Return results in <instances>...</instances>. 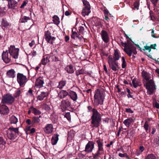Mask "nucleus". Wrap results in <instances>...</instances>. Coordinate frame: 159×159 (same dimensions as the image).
I'll use <instances>...</instances> for the list:
<instances>
[{"label": "nucleus", "mask_w": 159, "mask_h": 159, "mask_svg": "<svg viewBox=\"0 0 159 159\" xmlns=\"http://www.w3.org/2000/svg\"><path fill=\"white\" fill-rule=\"evenodd\" d=\"M142 76L144 79V86L147 89V93L149 95L152 94L154 92L155 89L154 83L151 79V75L145 71L142 72Z\"/></svg>", "instance_id": "f257e3e1"}, {"label": "nucleus", "mask_w": 159, "mask_h": 159, "mask_svg": "<svg viewBox=\"0 0 159 159\" xmlns=\"http://www.w3.org/2000/svg\"><path fill=\"white\" fill-rule=\"evenodd\" d=\"M121 45L124 47V50L129 57H131L132 54L136 55L137 54L136 48L134 45L130 42L121 43Z\"/></svg>", "instance_id": "f03ea898"}, {"label": "nucleus", "mask_w": 159, "mask_h": 159, "mask_svg": "<svg viewBox=\"0 0 159 159\" xmlns=\"http://www.w3.org/2000/svg\"><path fill=\"white\" fill-rule=\"evenodd\" d=\"M94 103L97 106L99 104L102 105L104 98V93L100 91L98 89L95 91L94 95Z\"/></svg>", "instance_id": "7ed1b4c3"}, {"label": "nucleus", "mask_w": 159, "mask_h": 159, "mask_svg": "<svg viewBox=\"0 0 159 159\" xmlns=\"http://www.w3.org/2000/svg\"><path fill=\"white\" fill-rule=\"evenodd\" d=\"M7 133L8 138L11 140H14L18 135V128H15L11 126L7 130Z\"/></svg>", "instance_id": "20e7f679"}, {"label": "nucleus", "mask_w": 159, "mask_h": 159, "mask_svg": "<svg viewBox=\"0 0 159 159\" xmlns=\"http://www.w3.org/2000/svg\"><path fill=\"white\" fill-rule=\"evenodd\" d=\"M98 148L96 153L93 156V157L95 159H98L100 156L104 153V150L103 149V140H101L98 139L96 141Z\"/></svg>", "instance_id": "39448f33"}, {"label": "nucleus", "mask_w": 159, "mask_h": 159, "mask_svg": "<svg viewBox=\"0 0 159 159\" xmlns=\"http://www.w3.org/2000/svg\"><path fill=\"white\" fill-rule=\"evenodd\" d=\"M17 81L20 86L23 87L27 81L26 76L20 73H18L17 75Z\"/></svg>", "instance_id": "423d86ee"}, {"label": "nucleus", "mask_w": 159, "mask_h": 159, "mask_svg": "<svg viewBox=\"0 0 159 159\" xmlns=\"http://www.w3.org/2000/svg\"><path fill=\"white\" fill-rule=\"evenodd\" d=\"M84 7L83 8L82 14L83 16H85L86 15H88L90 12V6L89 2L85 0H83Z\"/></svg>", "instance_id": "0eeeda50"}, {"label": "nucleus", "mask_w": 159, "mask_h": 159, "mask_svg": "<svg viewBox=\"0 0 159 159\" xmlns=\"http://www.w3.org/2000/svg\"><path fill=\"white\" fill-rule=\"evenodd\" d=\"M15 98L11 94H7L4 95L2 99V103L8 104H12L14 101Z\"/></svg>", "instance_id": "6e6552de"}, {"label": "nucleus", "mask_w": 159, "mask_h": 159, "mask_svg": "<svg viewBox=\"0 0 159 159\" xmlns=\"http://www.w3.org/2000/svg\"><path fill=\"white\" fill-rule=\"evenodd\" d=\"M19 49L16 48L14 45H11L9 48V52L12 57L15 58H17L18 57Z\"/></svg>", "instance_id": "1a4fd4ad"}, {"label": "nucleus", "mask_w": 159, "mask_h": 159, "mask_svg": "<svg viewBox=\"0 0 159 159\" xmlns=\"http://www.w3.org/2000/svg\"><path fill=\"white\" fill-rule=\"evenodd\" d=\"M108 63L110 67L113 71H116L118 69V63L113 61L111 56L108 58Z\"/></svg>", "instance_id": "9d476101"}, {"label": "nucleus", "mask_w": 159, "mask_h": 159, "mask_svg": "<svg viewBox=\"0 0 159 159\" xmlns=\"http://www.w3.org/2000/svg\"><path fill=\"white\" fill-rule=\"evenodd\" d=\"M11 55L9 54L8 51L3 52L2 54V58L4 61L6 63H8L11 60Z\"/></svg>", "instance_id": "9b49d317"}, {"label": "nucleus", "mask_w": 159, "mask_h": 159, "mask_svg": "<svg viewBox=\"0 0 159 159\" xmlns=\"http://www.w3.org/2000/svg\"><path fill=\"white\" fill-rule=\"evenodd\" d=\"M101 38L102 40L105 43H107L109 41V38L108 34L107 32L102 30L100 33Z\"/></svg>", "instance_id": "f8f14e48"}, {"label": "nucleus", "mask_w": 159, "mask_h": 159, "mask_svg": "<svg viewBox=\"0 0 159 159\" xmlns=\"http://www.w3.org/2000/svg\"><path fill=\"white\" fill-rule=\"evenodd\" d=\"M94 143L93 141H89L86 145L84 151L87 152H91L94 148Z\"/></svg>", "instance_id": "ddd939ff"}, {"label": "nucleus", "mask_w": 159, "mask_h": 159, "mask_svg": "<svg viewBox=\"0 0 159 159\" xmlns=\"http://www.w3.org/2000/svg\"><path fill=\"white\" fill-rule=\"evenodd\" d=\"M45 38L46 40L48 43L52 44L53 43V41L56 39L55 37H51V33L48 30L45 32Z\"/></svg>", "instance_id": "4468645a"}, {"label": "nucleus", "mask_w": 159, "mask_h": 159, "mask_svg": "<svg viewBox=\"0 0 159 159\" xmlns=\"http://www.w3.org/2000/svg\"><path fill=\"white\" fill-rule=\"evenodd\" d=\"M53 129V126L52 124H48L43 128V130L45 133L49 134L52 132Z\"/></svg>", "instance_id": "2eb2a0df"}, {"label": "nucleus", "mask_w": 159, "mask_h": 159, "mask_svg": "<svg viewBox=\"0 0 159 159\" xmlns=\"http://www.w3.org/2000/svg\"><path fill=\"white\" fill-rule=\"evenodd\" d=\"M93 114L91 116V119H95L101 120V114L95 109L92 110Z\"/></svg>", "instance_id": "dca6fc26"}, {"label": "nucleus", "mask_w": 159, "mask_h": 159, "mask_svg": "<svg viewBox=\"0 0 159 159\" xmlns=\"http://www.w3.org/2000/svg\"><path fill=\"white\" fill-rule=\"evenodd\" d=\"M110 56L111 57L112 60L113 61H116L118 60L120 57V53L117 50H114V52L113 54V56L110 55L108 57Z\"/></svg>", "instance_id": "f3484780"}, {"label": "nucleus", "mask_w": 159, "mask_h": 159, "mask_svg": "<svg viewBox=\"0 0 159 159\" xmlns=\"http://www.w3.org/2000/svg\"><path fill=\"white\" fill-rule=\"evenodd\" d=\"M44 83V80L42 78L39 77L37 79L35 83V87L40 88L43 86Z\"/></svg>", "instance_id": "a211bd4d"}, {"label": "nucleus", "mask_w": 159, "mask_h": 159, "mask_svg": "<svg viewBox=\"0 0 159 159\" xmlns=\"http://www.w3.org/2000/svg\"><path fill=\"white\" fill-rule=\"evenodd\" d=\"M68 95L70 98L74 102H76L78 99L77 94L75 92L71 90L69 91Z\"/></svg>", "instance_id": "6ab92c4d"}, {"label": "nucleus", "mask_w": 159, "mask_h": 159, "mask_svg": "<svg viewBox=\"0 0 159 159\" xmlns=\"http://www.w3.org/2000/svg\"><path fill=\"white\" fill-rule=\"evenodd\" d=\"M9 110L8 107L5 105L0 106V112L3 114H7L9 113Z\"/></svg>", "instance_id": "aec40b11"}, {"label": "nucleus", "mask_w": 159, "mask_h": 159, "mask_svg": "<svg viewBox=\"0 0 159 159\" xmlns=\"http://www.w3.org/2000/svg\"><path fill=\"white\" fill-rule=\"evenodd\" d=\"M49 93L48 91L42 92L41 94L39 95L37 97V100L42 101L44 99V98L48 95Z\"/></svg>", "instance_id": "412c9836"}, {"label": "nucleus", "mask_w": 159, "mask_h": 159, "mask_svg": "<svg viewBox=\"0 0 159 159\" xmlns=\"http://www.w3.org/2000/svg\"><path fill=\"white\" fill-rule=\"evenodd\" d=\"M71 105V101L70 99H67L63 100L61 102V106L63 108H66L70 107Z\"/></svg>", "instance_id": "4be33fe9"}, {"label": "nucleus", "mask_w": 159, "mask_h": 159, "mask_svg": "<svg viewBox=\"0 0 159 159\" xmlns=\"http://www.w3.org/2000/svg\"><path fill=\"white\" fill-rule=\"evenodd\" d=\"M132 83L134 88H136L138 86L141 85L140 80L139 79L134 78L132 81Z\"/></svg>", "instance_id": "5701e85b"}, {"label": "nucleus", "mask_w": 159, "mask_h": 159, "mask_svg": "<svg viewBox=\"0 0 159 159\" xmlns=\"http://www.w3.org/2000/svg\"><path fill=\"white\" fill-rule=\"evenodd\" d=\"M91 119L92 120L91 121L92 127H98L100 125L101 120L95 119Z\"/></svg>", "instance_id": "b1692460"}, {"label": "nucleus", "mask_w": 159, "mask_h": 159, "mask_svg": "<svg viewBox=\"0 0 159 159\" xmlns=\"http://www.w3.org/2000/svg\"><path fill=\"white\" fill-rule=\"evenodd\" d=\"M50 56L49 55H45L43 57L41 63L44 65H46L47 63L49 61V58Z\"/></svg>", "instance_id": "393cba45"}, {"label": "nucleus", "mask_w": 159, "mask_h": 159, "mask_svg": "<svg viewBox=\"0 0 159 159\" xmlns=\"http://www.w3.org/2000/svg\"><path fill=\"white\" fill-rule=\"evenodd\" d=\"M72 38L75 39V38H77L80 41L81 40L83 39V37L82 36H80V34L75 31H73L72 30V34L71 35Z\"/></svg>", "instance_id": "a878e982"}, {"label": "nucleus", "mask_w": 159, "mask_h": 159, "mask_svg": "<svg viewBox=\"0 0 159 159\" xmlns=\"http://www.w3.org/2000/svg\"><path fill=\"white\" fill-rule=\"evenodd\" d=\"M69 92H68L66 90H62L58 94V96L61 98H63L66 96L68 95Z\"/></svg>", "instance_id": "bb28decb"}, {"label": "nucleus", "mask_w": 159, "mask_h": 159, "mask_svg": "<svg viewBox=\"0 0 159 159\" xmlns=\"http://www.w3.org/2000/svg\"><path fill=\"white\" fill-rule=\"evenodd\" d=\"M59 135L57 134H54L52 137L51 140L52 143L55 145L57 143L58 140Z\"/></svg>", "instance_id": "cd10ccee"}, {"label": "nucleus", "mask_w": 159, "mask_h": 159, "mask_svg": "<svg viewBox=\"0 0 159 159\" xmlns=\"http://www.w3.org/2000/svg\"><path fill=\"white\" fill-rule=\"evenodd\" d=\"M133 122V119L131 118H129L125 120L124 121L123 123L126 127H129L130 125Z\"/></svg>", "instance_id": "c85d7f7f"}, {"label": "nucleus", "mask_w": 159, "mask_h": 159, "mask_svg": "<svg viewBox=\"0 0 159 159\" xmlns=\"http://www.w3.org/2000/svg\"><path fill=\"white\" fill-rule=\"evenodd\" d=\"M104 19L107 22H109L110 20V17H111V14L107 10L105 9L104 11Z\"/></svg>", "instance_id": "c756f323"}, {"label": "nucleus", "mask_w": 159, "mask_h": 159, "mask_svg": "<svg viewBox=\"0 0 159 159\" xmlns=\"http://www.w3.org/2000/svg\"><path fill=\"white\" fill-rule=\"evenodd\" d=\"M15 71L13 69H11L7 72V75L9 78H13L15 76Z\"/></svg>", "instance_id": "7c9ffc66"}, {"label": "nucleus", "mask_w": 159, "mask_h": 159, "mask_svg": "<svg viewBox=\"0 0 159 159\" xmlns=\"http://www.w3.org/2000/svg\"><path fill=\"white\" fill-rule=\"evenodd\" d=\"M1 26L2 27L7 28L10 27V25L6 20L2 19Z\"/></svg>", "instance_id": "2f4dec72"}, {"label": "nucleus", "mask_w": 159, "mask_h": 159, "mask_svg": "<svg viewBox=\"0 0 159 159\" xmlns=\"http://www.w3.org/2000/svg\"><path fill=\"white\" fill-rule=\"evenodd\" d=\"M9 120L11 124H16L18 121L17 118L15 116H11L9 119Z\"/></svg>", "instance_id": "473e14b6"}, {"label": "nucleus", "mask_w": 159, "mask_h": 159, "mask_svg": "<svg viewBox=\"0 0 159 159\" xmlns=\"http://www.w3.org/2000/svg\"><path fill=\"white\" fill-rule=\"evenodd\" d=\"M66 70L68 73L70 74L73 73L74 71L73 67L71 65L67 66L66 68Z\"/></svg>", "instance_id": "72a5a7b5"}, {"label": "nucleus", "mask_w": 159, "mask_h": 159, "mask_svg": "<svg viewBox=\"0 0 159 159\" xmlns=\"http://www.w3.org/2000/svg\"><path fill=\"white\" fill-rule=\"evenodd\" d=\"M30 109L32 111L33 113L35 115H39L41 114V112L40 111L33 107V106L31 107Z\"/></svg>", "instance_id": "f704fd0d"}, {"label": "nucleus", "mask_w": 159, "mask_h": 159, "mask_svg": "<svg viewBox=\"0 0 159 159\" xmlns=\"http://www.w3.org/2000/svg\"><path fill=\"white\" fill-rule=\"evenodd\" d=\"M139 3L138 1H135L133 5L132 6V8L134 10H138L139 9Z\"/></svg>", "instance_id": "c9c22d12"}, {"label": "nucleus", "mask_w": 159, "mask_h": 159, "mask_svg": "<svg viewBox=\"0 0 159 159\" xmlns=\"http://www.w3.org/2000/svg\"><path fill=\"white\" fill-rule=\"evenodd\" d=\"M22 92V90H20L19 89H18L15 92L14 94V96L15 98H16L18 97L20 95Z\"/></svg>", "instance_id": "e433bc0d"}, {"label": "nucleus", "mask_w": 159, "mask_h": 159, "mask_svg": "<svg viewBox=\"0 0 159 159\" xmlns=\"http://www.w3.org/2000/svg\"><path fill=\"white\" fill-rule=\"evenodd\" d=\"M53 21L54 23L56 25H58L59 24L60 21L59 17L57 16H54L53 17Z\"/></svg>", "instance_id": "4c0bfd02"}, {"label": "nucleus", "mask_w": 159, "mask_h": 159, "mask_svg": "<svg viewBox=\"0 0 159 159\" xmlns=\"http://www.w3.org/2000/svg\"><path fill=\"white\" fill-rule=\"evenodd\" d=\"M29 20H30L29 17L26 16H23L21 17L20 19V22L21 23H25Z\"/></svg>", "instance_id": "58836bf2"}, {"label": "nucleus", "mask_w": 159, "mask_h": 159, "mask_svg": "<svg viewBox=\"0 0 159 159\" xmlns=\"http://www.w3.org/2000/svg\"><path fill=\"white\" fill-rule=\"evenodd\" d=\"M66 84V81H61L59 82L57 88L61 89L65 86Z\"/></svg>", "instance_id": "ea45409f"}, {"label": "nucleus", "mask_w": 159, "mask_h": 159, "mask_svg": "<svg viewBox=\"0 0 159 159\" xmlns=\"http://www.w3.org/2000/svg\"><path fill=\"white\" fill-rule=\"evenodd\" d=\"M52 53H51L49 56H50V57H51V58L53 61H60L58 57H56L55 56H52Z\"/></svg>", "instance_id": "a19ab883"}, {"label": "nucleus", "mask_w": 159, "mask_h": 159, "mask_svg": "<svg viewBox=\"0 0 159 159\" xmlns=\"http://www.w3.org/2000/svg\"><path fill=\"white\" fill-rule=\"evenodd\" d=\"M40 121V119L38 117L34 116L33 117L32 122L33 123H38Z\"/></svg>", "instance_id": "79ce46f5"}, {"label": "nucleus", "mask_w": 159, "mask_h": 159, "mask_svg": "<svg viewBox=\"0 0 159 159\" xmlns=\"http://www.w3.org/2000/svg\"><path fill=\"white\" fill-rule=\"evenodd\" d=\"M146 159H157V157L153 154H151L148 155Z\"/></svg>", "instance_id": "37998d69"}, {"label": "nucleus", "mask_w": 159, "mask_h": 159, "mask_svg": "<svg viewBox=\"0 0 159 159\" xmlns=\"http://www.w3.org/2000/svg\"><path fill=\"white\" fill-rule=\"evenodd\" d=\"M6 143V142L4 139L2 137H0V148L4 145Z\"/></svg>", "instance_id": "c03bdc74"}, {"label": "nucleus", "mask_w": 159, "mask_h": 159, "mask_svg": "<svg viewBox=\"0 0 159 159\" xmlns=\"http://www.w3.org/2000/svg\"><path fill=\"white\" fill-rule=\"evenodd\" d=\"M144 127L145 130L146 132L148 133V131L149 128V126L147 121H145L144 125Z\"/></svg>", "instance_id": "a18cd8bd"}, {"label": "nucleus", "mask_w": 159, "mask_h": 159, "mask_svg": "<svg viewBox=\"0 0 159 159\" xmlns=\"http://www.w3.org/2000/svg\"><path fill=\"white\" fill-rule=\"evenodd\" d=\"M122 68H125L126 65V62L125 58L124 57H122Z\"/></svg>", "instance_id": "49530a36"}, {"label": "nucleus", "mask_w": 159, "mask_h": 159, "mask_svg": "<svg viewBox=\"0 0 159 159\" xmlns=\"http://www.w3.org/2000/svg\"><path fill=\"white\" fill-rule=\"evenodd\" d=\"M84 70L82 69L78 70L76 72V75H78L80 74H84Z\"/></svg>", "instance_id": "de8ad7c7"}, {"label": "nucleus", "mask_w": 159, "mask_h": 159, "mask_svg": "<svg viewBox=\"0 0 159 159\" xmlns=\"http://www.w3.org/2000/svg\"><path fill=\"white\" fill-rule=\"evenodd\" d=\"M64 116L66 118V119H67V120L69 121H70L71 120V117H70V112H67L66 113L65 115Z\"/></svg>", "instance_id": "09e8293b"}, {"label": "nucleus", "mask_w": 159, "mask_h": 159, "mask_svg": "<svg viewBox=\"0 0 159 159\" xmlns=\"http://www.w3.org/2000/svg\"><path fill=\"white\" fill-rule=\"evenodd\" d=\"M95 24L97 26H102V24L101 23L100 20L98 19L96 20H95Z\"/></svg>", "instance_id": "8fccbe9b"}, {"label": "nucleus", "mask_w": 159, "mask_h": 159, "mask_svg": "<svg viewBox=\"0 0 159 159\" xmlns=\"http://www.w3.org/2000/svg\"><path fill=\"white\" fill-rule=\"evenodd\" d=\"M84 30V27L81 26L79 27V31L80 33L83 34Z\"/></svg>", "instance_id": "3c124183"}, {"label": "nucleus", "mask_w": 159, "mask_h": 159, "mask_svg": "<svg viewBox=\"0 0 159 159\" xmlns=\"http://www.w3.org/2000/svg\"><path fill=\"white\" fill-rule=\"evenodd\" d=\"M118 155L119 157H128V156L126 153H125L124 154L119 153L118 154Z\"/></svg>", "instance_id": "603ef678"}, {"label": "nucleus", "mask_w": 159, "mask_h": 159, "mask_svg": "<svg viewBox=\"0 0 159 159\" xmlns=\"http://www.w3.org/2000/svg\"><path fill=\"white\" fill-rule=\"evenodd\" d=\"M153 106L154 107L157 108H159V103L155 102H154L153 104Z\"/></svg>", "instance_id": "864d4df0"}, {"label": "nucleus", "mask_w": 159, "mask_h": 159, "mask_svg": "<svg viewBox=\"0 0 159 159\" xmlns=\"http://www.w3.org/2000/svg\"><path fill=\"white\" fill-rule=\"evenodd\" d=\"M143 50H148L149 52H150L151 51L150 46L147 45H146L144 46V48L143 49Z\"/></svg>", "instance_id": "5fc2aeb1"}, {"label": "nucleus", "mask_w": 159, "mask_h": 159, "mask_svg": "<svg viewBox=\"0 0 159 159\" xmlns=\"http://www.w3.org/2000/svg\"><path fill=\"white\" fill-rule=\"evenodd\" d=\"M159 0H151L152 3L154 6H156L157 3Z\"/></svg>", "instance_id": "6e6d98bb"}, {"label": "nucleus", "mask_w": 159, "mask_h": 159, "mask_svg": "<svg viewBox=\"0 0 159 159\" xmlns=\"http://www.w3.org/2000/svg\"><path fill=\"white\" fill-rule=\"evenodd\" d=\"M125 111L127 112L131 113H132L134 112V111H133L132 110H131V109L130 108H126L125 109Z\"/></svg>", "instance_id": "4d7b16f0"}, {"label": "nucleus", "mask_w": 159, "mask_h": 159, "mask_svg": "<svg viewBox=\"0 0 159 159\" xmlns=\"http://www.w3.org/2000/svg\"><path fill=\"white\" fill-rule=\"evenodd\" d=\"M45 109L47 111H49L50 109L49 106L47 104H45L44 106Z\"/></svg>", "instance_id": "13d9d810"}, {"label": "nucleus", "mask_w": 159, "mask_h": 159, "mask_svg": "<svg viewBox=\"0 0 159 159\" xmlns=\"http://www.w3.org/2000/svg\"><path fill=\"white\" fill-rule=\"evenodd\" d=\"M27 94L30 96H32L33 95V91L32 89H30L28 92L27 93Z\"/></svg>", "instance_id": "bf43d9fd"}, {"label": "nucleus", "mask_w": 159, "mask_h": 159, "mask_svg": "<svg viewBox=\"0 0 159 159\" xmlns=\"http://www.w3.org/2000/svg\"><path fill=\"white\" fill-rule=\"evenodd\" d=\"M27 4V3L26 2H24L20 6V8H23Z\"/></svg>", "instance_id": "052dcab7"}, {"label": "nucleus", "mask_w": 159, "mask_h": 159, "mask_svg": "<svg viewBox=\"0 0 159 159\" xmlns=\"http://www.w3.org/2000/svg\"><path fill=\"white\" fill-rule=\"evenodd\" d=\"M151 35L152 36L153 38H156V37L155 35V34L154 33V31L153 30H152L151 32Z\"/></svg>", "instance_id": "680f3d73"}, {"label": "nucleus", "mask_w": 159, "mask_h": 159, "mask_svg": "<svg viewBox=\"0 0 159 159\" xmlns=\"http://www.w3.org/2000/svg\"><path fill=\"white\" fill-rule=\"evenodd\" d=\"M26 123L29 125H30L31 124V122L30 120L28 119L26 120Z\"/></svg>", "instance_id": "e2e57ef3"}, {"label": "nucleus", "mask_w": 159, "mask_h": 159, "mask_svg": "<svg viewBox=\"0 0 159 159\" xmlns=\"http://www.w3.org/2000/svg\"><path fill=\"white\" fill-rule=\"evenodd\" d=\"M34 43H35L34 41L33 40V41H32L31 43H29V45L31 47L34 44Z\"/></svg>", "instance_id": "0e129e2a"}, {"label": "nucleus", "mask_w": 159, "mask_h": 159, "mask_svg": "<svg viewBox=\"0 0 159 159\" xmlns=\"http://www.w3.org/2000/svg\"><path fill=\"white\" fill-rule=\"evenodd\" d=\"M156 45L154 44L151 45H150V47L151 49V48L154 49L155 48V47H156Z\"/></svg>", "instance_id": "69168bd1"}, {"label": "nucleus", "mask_w": 159, "mask_h": 159, "mask_svg": "<svg viewBox=\"0 0 159 159\" xmlns=\"http://www.w3.org/2000/svg\"><path fill=\"white\" fill-rule=\"evenodd\" d=\"M30 131V133H34L35 131V129L34 128H32L31 129Z\"/></svg>", "instance_id": "338daca9"}, {"label": "nucleus", "mask_w": 159, "mask_h": 159, "mask_svg": "<svg viewBox=\"0 0 159 159\" xmlns=\"http://www.w3.org/2000/svg\"><path fill=\"white\" fill-rule=\"evenodd\" d=\"M31 127L30 126H26L25 128L26 130V131H30L31 129H30Z\"/></svg>", "instance_id": "774afa93"}]
</instances>
